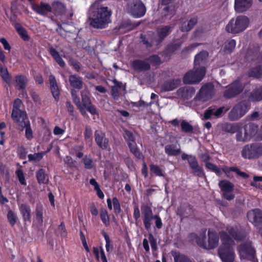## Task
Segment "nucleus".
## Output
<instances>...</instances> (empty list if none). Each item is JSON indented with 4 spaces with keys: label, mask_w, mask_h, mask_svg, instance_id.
<instances>
[{
    "label": "nucleus",
    "mask_w": 262,
    "mask_h": 262,
    "mask_svg": "<svg viewBox=\"0 0 262 262\" xmlns=\"http://www.w3.org/2000/svg\"><path fill=\"white\" fill-rule=\"evenodd\" d=\"M188 237L190 239H195L197 244L200 247H206V244L204 241V238L201 239L197 234L195 233H191L189 234Z\"/></svg>",
    "instance_id": "nucleus-50"
},
{
    "label": "nucleus",
    "mask_w": 262,
    "mask_h": 262,
    "mask_svg": "<svg viewBox=\"0 0 262 262\" xmlns=\"http://www.w3.org/2000/svg\"><path fill=\"white\" fill-rule=\"evenodd\" d=\"M20 212L25 222H31V208L26 204H22L19 207Z\"/></svg>",
    "instance_id": "nucleus-31"
},
{
    "label": "nucleus",
    "mask_w": 262,
    "mask_h": 262,
    "mask_svg": "<svg viewBox=\"0 0 262 262\" xmlns=\"http://www.w3.org/2000/svg\"><path fill=\"white\" fill-rule=\"evenodd\" d=\"M69 82L71 86L77 89L82 88L83 82L82 79L76 75H72L69 76Z\"/></svg>",
    "instance_id": "nucleus-32"
},
{
    "label": "nucleus",
    "mask_w": 262,
    "mask_h": 262,
    "mask_svg": "<svg viewBox=\"0 0 262 262\" xmlns=\"http://www.w3.org/2000/svg\"><path fill=\"white\" fill-rule=\"evenodd\" d=\"M249 100L252 102H258L262 100V85L256 87L250 93Z\"/></svg>",
    "instance_id": "nucleus-28"
},
{
    "label": "nucleus",
    "mask_w": 262,
    "mask_h": 262,
    "mask_svg": "<svg viewBox=\"0 0 262 262\" xmlns=\"http://www.w3.org/2000/svg\"><path fill=\"white\" fill-rule=\"evenodd\" d=\"M129 148L130 151L134 155V156L138 159H141L143 158L142 154L140 152L137 147V145L135 142L128 143Z\"/></svg>",
    "instance_id": "nucleus-45"
},
{
    "label": "nucleus",
    "mask_w": 262,
    "mask_h": 262,
    "mask_svg": "<svg viewBox=\"0 0 262 262\" xmlns=\"http://www.w3.org/2000/svg\"><path fill=\"white\" fill-rule=\"evenodd\" d=\"M47 153L45 151H42L34 154H29L28 156V160L30 162H38L41 160L43 156Z\"/></svg>",
    "instance_id": "nucleus-44"
},
{
    "label": "nucleus",
    "mask_w": 262,
    "mask_h": 262,
    "mask_svg": "<svg viewBox=\"0 0 262 262\" xmlns=\"http://www.w3.org/2000/svg\"><path fill=\"white\" fill-rule=\"evenodd\" d=\"M36 219L40 224L43 222V211L42 206L37 207L36 208Z\"/></svg>",
    "instance_id": "nucleus-58"
},
{
    "label": "nucleus",
    "mask_w": 262,
    "mask_h": 262,
    "mask_svg": "<svg viewBox=\"0 0 262 262\" xmlns=\"http://www.w3.org/2000/svg\"><path fill=\"white\" fill-rule=\"evenodd\" d=\"M244 89V86L238 80H235L229 85L224 93V96L227 98L235 97L240 94Z\"/></svg>",
    "instance_id": "nucleus-12"
},
{
    "label": "nucleus",
    "mask_w": 262,
    "mask_h": 262,
    "mask_svg": "<svg viewBox=\"0 0 262 262\" xmlns=\"http://www.w3.org/2000/svg\"><path fill=\"white\" fill-rule=\"evenodd\" d=\"M218 254L222 262H233L235 253L232 247L220 246L218 249Z\"/></svg>",
    "instance_id": "nucleus-10"
},
{
    "label": "nucleus",
    "mask_w": 262,
    "mask_h": 262,
    "mask_svg": "<svg viewBox=\"0 0 262 262\" xmlns=\"http://www.w3.org/2000/svg\"><path fill=\"white\" fill-rule=\"evenodd\" d=\"M91 185L94 186V190L96 191L97 196L100 199H103L104 197L103 192L101 191L100 186L97 181H90Z\"/></svg>",
    "instance_id": "nucleus-53"
},
{
    "label": "nucleus",
    "mask_w": 262,
    "mask_h": 262,
    "mask_svg": "<svg viewBox=\"0 0 262 262\" xmlns=\"http://www.w3.org/2000/svg\"><path fill=\"white\" fill-rule=\"evenodd\" d=\"M7 219L11 227H13L16 224L18 220L16 213L12 210H8L7 214Z\"/></svg>",
    "instance_id": "nucleus-39"
},
{
    "label": "nucleus",
    "mask_w": 262,
    "mask_h": 262,
    "mask_svg": "<svg viewBox=\"0 0 262 262\" xmlns=\"http://www.w3.org/2000/svg\"><path fill=\"white\" fill-rule=\"evenodd\" d=\"M228 110V108L224 106L219 108H216L213 106L209 107L204 112V119H210L212 116H214L215 118H219L221 117L223 113H226Z\"/></svg>",
    "instance_id": "nucleus-15"
},
{
    "label": "nucleus",
    "mask_w": 262,
    "mask_h": 262,
    "mask_svg": "<svg viewBox=\"0 0 262 262\" xmlns=\"http://www.w3.org/2000/svg\"><path fill=\"white\" fill-rule=\"evenodd\" d=\"M32 9L37 13L42 16H46L49 12H51V5L46 3L41 2L39 5H34Z\"/></svg>",
    "instance_id": "nucleus-20"
},
{
    "label": "nucleus",
    "mask_w": 262,
    "mask_h": 262,
    "mask_svg": "<svg viewBox=\"0 0 262 262\" xmlns=\"http://www.w3.org/2000/svg\"><path fill=\"white\" fill-rule=\"evenodd\" d=\"M194 209L191 205L188 204H184L178 208L177 215L182 220L194 216Z\"/></svg>",
    "instance_id": "nucleus-17"
},
{
    "label": "nucleus",
    "mask_w": 262,
    "mask_h": 262,
    "mask_svg": "<svg viewBox=\"0 0 262 262\" xmlns=\"http://www.w3.org/2000/svg\"><path fill=\"white\" fill-rule=\"evenodd\" d=\"M170 253L173 257L174 262H192L189 257L179 251L172 250Z\"/></svg>",
    "instance_id": "nucleus-33"
},
{
    "label": "nucleus",
    "mask_w": 262,
    "mask_h": 262,
    "mask_svg": "<svg viewBox=\"0 0 262 262\" xmlns=\"http://www.w3.org/2000/svg\"><path fill=\"white\" fill-rule=\"evenodd\" d=\"M247 218L255 227L262 229V210L258 208L249 211L247 214Z\"/></svg>",
    "instance_id": "nucleus-9"
},
{
    "label": "nucleus",
    "mask_w": 262,
    "mask_h": 262,
    "mask_svg": "<svg viewBox=\"0 0 262 262\" xmlns=\"http://www.w3.org/2000/svg\"><path fill=\"white\" fill-rule=\"evenodd\" d=\"M100 217L103 224L108 227L110 225V217L107 211L105 208H101L100 210Z\"/></svg>",
    "instance_id": "nucleus-41"
},
{
    "label": "nucleus",
    "mask_w": 262,
    "mask_h": 262,
    "mask_svg": "<svg viewBox=\"0 0 262 262\" xmlns=\"http://www.w3.org/2000/svg\"><path fill=\"white\" fill-rule=\"evenodd\" d=\"M148 239L149 241L152 251H156L157 250V240L151 233L149 234Z\"/></svg>",
    "instance_id": "nucleus-62"
},
{
    "label": "nucleus",
    "mask_w": 262,
    "mask_h": 262,
    "mask_svg": "<svg viewBox=\"0 0 262 262\" xmlns=\"http://www.w3.org/2000/svg\"><path fill=\"white\" fill-rule=\"evenodd\" d=\"M219 186L222 193L230 192L234 190V186L230 181H219Z\"/></svg>",
    "instance_id": "nucleus-36"
},
{
    "label": "nucleus",
    "mask_w": 262,
    "mask_h": 262,
    "mask_svg": "<svg viewBox=\"0 0 262 262\" xmlns=\"http://www.w3.org/2000/svg\"><path fill=\"white\" fill-rule=\"evenodd\" d=\"M134 70L138 71H145L150 69V64L146 59L144 60H135L132 62Z\"/></svg>",
    "instance_id": "nucleus-25"
},
{
    "label": "nucleus",
    "mask_w": 262,
    "mask_h": 262,
    "mask_svg": "<svg viewBox=\"0 0 262 262\" xmlns=\"http://www.w3.org/2000/svg\"><path fill=\"white\" fill-rule=\"evenodd\" d=\"M148 62L150 64L156 66L161 63L160 58L157 55H153L146 58Z\"/></svg>",
    "instance_id": "nucleus-60"
},
{
    "label": "nucleus",
    "mask_w": 262,
    "mask_h": 262,
    "mask_svg": "<svg viewBox=\"0 0 262 262\" xmlns=\"http://www.w3.org/2000/svg\"><path fill=\"white\" fill-rule=\"evenodd\" d=\"M208 57V53L207 52L202 51L199 54L195 55L194 60V68L196 67L200 68L201 67H204L202 66L205 63Z\"/></svg>",
    "instance_id": "nucleus-27"
},
{
    "label": "nucleus",
    "mask_w": 262,
    "mask_h": 262,
    "mask_svg": "<svg viewBox=\"0 0 262 262\" xmlns=\"http://www.w3.org/2000/svg\"><path fill=\"white\" fill-rule=\"evenodd\" d=\"M206 69L204 67H201L188 72L184 76L183 82L185 84H194L200 82L204 77Z\"/></svg>",
    "instance_id": "nucleus-6"
},
{
    "label": "nucleus",
    "mask_w": 262,
    "mask_h": 262,
    "mask_svg": "<svg viewBox=\"0 0 262 262\" xmlns=\"http://www.w3.org/2000/svg\"><path fill=\"white\" fill-rule=\"evenodd\" d=\"M249 19L245 15H239L230 20L225 27L226 32L237 34L244 31L248 26Z\"/></svg>",
    "instance_id": "nucleus-2"
},
{
    "label": "nucleus",
    "mask_w": 262,
    "mask_h": 262,
    "mask_svg": "<svg viewBox=\"0 0 262 262\" xmlns=\"http://www.w3.org/2000/svg\"><path fill=\"white\" fill-rule=\"evenodd\" d=\"M242 157L245 159H254L262 156V144L253 143L245 145L241 151Z\"/></svg>",
    "instance_id": "nucleus-5"
},
{
    "label": "nucleus",
    "mask_w": 262,
    "mask_h": 262,
    "mask_svg": "<svg viewBox=\"0 0 262 262\" xmlns=\"http://www.w3.org/2000/svg\"><path fill=\"white\" fill-rule=\"evenodd\" d=\"M258 130L257 124L250 122L246 124L243 127V130L246 133V137L250 140L256 135Z\"/></svg>",
    "instance_id": "nucleus-19"
},
{
    "label": "nucleus",
    "mask_w": 262,
    "mask_h": 262,
    "mask_svg": "<svg viewBox=\"0 0 262 262\" xmlns=\"http://www.w3.org/2000/svg\"><path fill=\"white\" fill-rule=\"evenodd\" d=\"M15 81L18 89L24 90L26 88L28 79L24 76H17L15 78Z\"/></svg>",
    "instance_id": "nucleus-40"
},
{
    "label": "nucleus",
    "mask_w": 262,
    "mask_h": 262,
    "mask_svg": "<svg viewBox=\"0 0 262 262\" xmlns=\"http://www.w3.org/2000/svg\"><path fill=\"white\" fill-rule=\"evenodd\" d=\"M181 127L182 131L185 133H191L193 129V126L186 120L181 122Z\"/></svg>",
    "instance_id": "nucleus-52"
},
{
    "label": "nucleus",
    "mask_w": 262,
    "mask_h": 262,
    "mask_svg": "<svg viewBox=\"0 0 262 262\" xmlns=\"http://www.w3.org/2000/svg\"><path fill=\"white\" fill-rule=\"evenodd\" d=\"M171 31V27L170 26H166L157 30V34L150 39L148 41L145 36L141 34L140 37L142 42L147 47H150L152 45H158L170 33Z\"/></svg>",
    "instance_id": "nucleus-4"
},
{
    "label": "nucleus",
    "mask_w": 262,
    "mask_h": 262,
    "mask_svg": "<svg viewBox=\"0 0 262 262\" xmlns=\"http://www.w3.org/2000/svg\"><path fill=\"white\" fill-rule=\"evenodd\" d=\"M182 159L183 160H188V162L190 167L195 174L200 176L203 174V171L199 167L197 160L194 156L188 155L186 154H183L182 155Z\"/></svg>",
    "instance_id": "nucleus-16"
},
{
    "label": "nucleus",
    "mask_w": 262,
    "mask_h": 262,
    "mask_svg": "<svg viewBox=\"0 0 262 262\" xmlns=\"http://www.w3.org/2000/svg\"><path fill=\"white\" fill-rule=\"evenodd\" d=\"M196 23V18H192L189 21L183 23L181 27V30L182 31H188L193 28Z\"/></svg>",
    "instance_id": "nucleus-42"
},
{
    "label": "nucleus",
    "mask_w": 262,
    "mask_h": 262,
    "mask_svg": "<svg viewBox=\"0 0 262 262\" xmlns=\"http://www.w3.org/2000/svg\"><path fill=\"white\" fill-rule=\"evenodd\" d=\"M239 129L237 124L226 123L223 127V129L228 133L233 134Z\"/></svg>",
    "instance_id": "nucleus-48"
},
{
    "label": "nucleus",
    "mask_w": 262,
    "mask_h": 262,
    "mask_svg": "<svg viewBox=\"0 0 262 262\" xmlns=\"http://www.w3.org/2000/svg\"><path fill=\"white\" fill-rule=\"evenodd\" d=\"M145 7L141 2H136L132 8V14L136 17H140L143 16L145 14Z\"/></svg>",
    "instance_id": "nucleus-26"
},
{
    "label": "nucleus",
    "mask_w": 262,
    "mask_h": 262,
    "mask_svg": "<svg viewBox=\"0 0 262 262\" xmlns=\"http://www.w3.org/2000/svg\"><path fill=\"white\" fill-rule=\"evenodd\" d=\"M250 109V105L245 101L236 104L228 114V118L231 121L238 120L244 116Z\"/></svg>",
    "instance_id": "nucleus-7"
},
{
    "label": "nucleus",
    "mask_w": 262,
    "mask_h": 262,
    "mask_svg": "<svg viewBox=\"0 0 262 262\" xmlns=\"http://www.w3.org/2000/svg\"><path fill=\"white\" fill-rule=\"evenodd\" d=\"M236 42L234 39H231L225 43L224 51L226 53H231L235 48Z\"/></svg>",
    "instance_id": "nucleus-49"
},
{
    "label": "nucleus",
    "mask_w": 262,
    "mask_h": 262,
    "mask_svg": "<svg viewBox=\"0 0 262 262\" xmlns=\"http://www.w3.org/2000/svg\"><path fill=\"white\" fill-rule=\"evenodd\" d=\"M252 0H235L234 8L236 12L242 13L252 5Z\"/></svg>",
    "instance_id": "nucleus-21"
},
{
    "label": "nucleus",
    "mask_w": 262,
    "mask_h": 262,
    "mask_svg": "<svg viewBox=\"0 0 262 262\" xmlns=\"http://www.w3.org/2000/svg\"><path fill=\"white\" fill-rule=\"evenodd\" d=\"M49 81L50 84V88L52 95L56 100L59 99V96L60 94L59 89L57 84L56 80L55 77L51 75L49 76Z\"/></svg>",
    "instance_id": "nucleus-29"
},
{
    "label": "nucleus",
    "mask_w": 262,
    "mask_h": 262,
    "mask_svg": "<svg viewBox=\"0 0 262 262\" xmlns=\"http://www.w3.org/2000/svg\"><path fill=\"white\" fill-rule=\"evenodd\" d=\"M24 128L25 129V137L28 140H31L33 138V133L31 127L30 122H25Z\"/></svg>",
    "instance_id": "nucleus-46"
},
{
    "label": "nucleus",
    "mask_w": 262,
    "mask_h": 262,
    "mask_svg": "<svg viewBox=\"0 0 262 262\" xmlns=\"http://www.w3.org/2000/svg\"><path fill=\"white\" fill-rule=\"evenodd\" d=\"M66 10V6L59 1H54L51 4V12L56 17L57 20L61 21V24L64 23L63 17Z\"/></svg>",
    "instance_id": "nucleus-11"
},
{
    "label": "nucleus",
    "mask_w": 262,
    "mask_h": 262,
    "mask_svg": "<svg viewBox=\"0 0 262 262\" xmlns=\"http://www.w3.org/2000/svg\"><path fill=\"white\" fill-rule=\"evenodd\" d=\"M101 235L104 237L105 241V249L107 252H110L111 248H113V246L111 245V239L110 238V237L107 234L106 232L104 230H102L101 232Z\"/></svg>",
    "instance_id": "nucleus-54"
},
{
    "label": "nucleus",
    "mask_w": 262,
    "mask_h": 262,
    "mask_svg": "<svg viewBox=\"0 0 262 262\" xmlns=\"http://www.w3.org/2000/svg\"><path fill=\"white\" fill-rule=\"evenodd\" d=\"M83 161L85 168L89 169L93 167L94 163L91 157L88 156L84 157Z\"/></svg>",
    "instance_id": "nucleus-59"
},
{
    "label": "nucleus",
    "mask_w": 262,
    "mask_h": 262,
    "mask_svg": "<svg viewBox=\"0 0 262 262\" xmlns=\"http://www.w3.org/2000/svg\"><path fill=\"white\" fill-rule=\"evenodd\" d=\"M133 216L136 221L135 224L137 226H138V220L140 217V211L138 206L134 207Z\"/></svg>",
    "instance_id": "nucleus-64"
},
{
    "label": "nucleus",
    "mask_w": 262,
    "mask_h": 262,
    "mask_svg": "<svg viewBox=\"0 0 262 262\" xmlns=\"http://www.w3.org/2000/svg\"><path fill=\"white\" fill-rule=\"evenodd\" d=\"M73 100L79 108L81 113L83 115H86V111L84 110V108L82 105V104L80 101V99L78 98V97L77 96L76 97H74V98H73Z\"/></svg>",
    "instance_id": "nucleus-61"
},
{
    "label": "nucleus",
    "mask_w": 262,
    "mask_h": 262,
    "mask_svg": "<svg viewBox=\"0 0 262 262\" xmlns=\"http://www.w3.org/2000/svg\"><path fill=\"white\" fill-rule=\"evenodd\" d=\"M221 239L222 242V244L221 246H225L227 247H232L231 244L233 242L232 237L229 233L225 231H221L220 232Z\"/></svg>",
    "instance_id": "nucleus-34"
},
{
    "label": "nucleus",
    "mask_w": 262,
    "mask_h": 262,
    "mask_svg": "<svg viewBox=\"0 0 262 262\" xmlns=\"http://www.w3.org/2000/svg\"><path fill=\"white\" fill-rule=\"evenodd\" d=\"M208 248L209 249H213L217 247L219 241L217 233L214 231L209 230L208 231Z\"/></svg>",
    "instance_id": "nucleus-23"
},
{
    "label": "nucleus",
    "mask_w": 262,
    "mask_h": 262,
    "mask_svg": "<svg viewBox=\"0 0 262 262\" xmlns=\"http://www.w3.org/2000/svg\"><path fill=\"white\" fill-rule=\"evenodd\" d=\"M237 251L241 259H246L256 262V250L251 241H246L241 244L237 247Z\"/></svg>",
    "instance_id": "nucleus-3"
},
{
    "label": "nucleus",
    "mask_w": 262,
    "mask_h": 262,
    "mask_svg": "<svg viewBox=\"0 0 262 262\" xmlns=\"http://www.w3.org/2000/svg\"><path fill=\"white\" fill-rule=\"evenodd\" d=\"M165 152L168 156H178L181 153V149L173 144L167 145L165 147Z\"/></svg>",
    "instance_id": "nucleus-35"
},
{
    "label": "nucleus",
    "mask_w": 262,
    "mask_h": 262,
    "mask_svg": "<svg viewBox=\"0 0 262 262\" xmlns=\"http://www.w3.org/2000/svg\"><path fill=\"white\" fill-rule=\"evenodd\" d=\"M214 95L213 85L211 83H208L201 88L197 95V98L199 100L206 101L211 99Z\"/></svg>",
    "instance_id": "nucleus-14"
},
{
    "label": "nucleus",
    "mask_w": 262,
    "mask_h": 262,
    "mask_svg": "<svg viewBox=\"0 0 262 262\" xmlns=\"http://www.w3.org/2000/svg\"><path fill=\"white\" fill-rule=\"evenodd\" d=\"M143 215V222L145 229L149 230L151 226V222L154 220V215L151 208L148 205H142L141 207Z\"/></svg>",
    "instance_id": "nucleus-13"
},
{
    "label": "nucleus",
    "mask_w": 262,
    "mask_h": 262,
    "mask_svg": "<svg viewBox=\"0 0 262 262\" xmlns=\"http://www.w3.org/2000/svg\"><path fill=\"white\" fill-rule=\"evenodd\" d=\"M11 117L15 122H18L21 119L24 120L26 118V115L20 109H13Z\"/></svg>",
    "instance_id": "nucleus-37"
},
{
    "label": "nucleus",
    "mask_w": 262,
    "mask_h": 262,
    "mask_svg": "<svg viewBox=\"0 0 262 262\" xmlns=\"http://www.w3.org/2000/svg\"><path fill=\"white\" fill-rule=\"evenodd\" d=\"M250 77H253L259 78L262 77V69L261 67H258L251 70L249 73Z\"/></svg>",
    "instance_id": "nucleus-51"
},
{
    "label": "nucleus",
    "mask_w": 262,
    "mask_h": 262,
    "mask_svg": "<svg viewBox=\"0 0 262 262\" xmlns=\"http://www.w3.org/2000/svg\"><path fill=\"white\" fill-rule=\"evenodd\" d=\"M195 90L192 86H185L177 91V95L181 98L188 99L194 94Z\"/></svg>",
    "instance_id": "nucleus-22"
},
{
    "label": "nucleus",
    "mask_w": 262,
    "mask_h": 262,
    "mask_svg": "<svg viewBox=\"0 0 262 262\" xmlns=\"http://www.w3.org/2000/svg\"><path fill=\"white\" fill-rule=\"evenodd\" d=\"M150 171L156 176H163V170L157 165L151 164L150 166Z\"/></svg>",
    "instance_id": "nucleus-57"
},
{
    "label": "nucleus",
    "mask_w": 262,
    "mask_h": 262,
    "mask_svg": "<svg viewBox=\"0 0 262 262\" xmlns=\"http://www.w3.org/2000/svg\"><path fill=\"white\" fill-rule=\"evenodd\" d=\"M105 136V134L100 131L96 130L95 133V141L102 149H106L108 147V140Z\"/></svg>",
    "instance_id": "nucleus-24"
},
{
    "label": "nucleus",
    "mask_w": 262,
    "mask_h": 262,
    "mask_svg": "<svg viewBox=\"0 0 262 262\" xmlns=\"http://www.w3.org/2000/svg\"><path fill=\"white\" fill-rule=\"evenodd\" d=\"M112 11L107 7L103 6L98 2L91 6L88 18L90 25L93 28L102 29L107 27L111 22Z\"/></svg>",
    "instance_id": "nucleus-1"
},
{
    "label": "nucleus",
    "mask_w": 262,
    "mask_h": 262,
    "mask_svg": "<svg viewBox=\"0 0 262 262\" xmlns=\"http://www.w3.org/2000/svg\"><path fill=\"white\" fill-rule=\"evenodd\" d=\"M112 202L114 212L116 215H118L122 211L119 201L116 197H114L112 199Z\"/></svg>",
    "instance_id": "nucleus-55"
},
{
    "label": "nucleus",
    "mask_w": 262,
    "mask_h": 262,
    "mask_svg": "<svg viewBox=\"0 0 262 262\" xmlns=\"http://www.w3.org/2000/svg\"><path fill=\"white\" fill-rule=\"evenodd\" d=\"M114 83L115 85L111 88V95L114 99L117 100L119 97V89L121 87V83L116 81Z\"/></svg>",
    "instance_id": "nucleus-43"
},
{
    "label": "nucleus",
    "mask_w": 262,
    "mask_h": 262,
    "mask_svg": "<svg viewBox=\"0 0 262 262\" xmlns=\"http://www.w3.org/2000/svg\"><path fill=\"white\" fill-rule=\"evenodd\" d=\"M0 75L2 78L7 82L10 81V76L6 68H3L0 65Z\"/></svg>",
    "instance_id": "nucleus-56"
},
{
    "label": "nucleus",
    "mask_w": 262,
    "mask_h": 262,
    "mask_svg": "<svg viewBox=\"0 0 262 262\" xmlns=\"http://www.w3.org/2000/svg\"><path fill=\"white\" fill-rule=\"evenodd\" d=\"M181 80L179 79L168 81L163 84L161 90L164 92L172 91L178 86Z\"/></svg>",
    "instance_id": "nucleus-30"
},
{
    "label": "nucleus",
    "mask_w": 262,
    "mask_h": 262,
    "mask_svg": "<svg viewBox=\"0 0 262 262\" xmlns=\"http://www.w3.org/2000/svg\"><path fill=\"white\" fill-rule=\"evenodd\" d=\"M226 231L233 239L237 242L244 241L247 236L245 229L239 225H228L226 227Z\"/></svg>",
    "instance_id": "nucleus-8"
},
{
    "label": "nucleus",
    "mask_w": 262,
    "mask_h": 262,
    "mask_svg": "<svg viewBox=\"0 0 262 262\" xmlns=\"http://www.w3.org/2000/svg\"><path fill=\"white\" fill-rule=\"evenodd\" d=\"M236 133V140L237 141L245 142L250 140L246 136V133L244 132L243 128L237 129Z\"/></svg>",
    "instance_id": "nucleus-47"
},
{
    "label": "nucleus",
    "mask_w": 262,
    "mask_h": 262,
    "mask_svg": "<svg viewBox=\"0 0 262 262\" xmlns=\"http://www.w3.org/2000/svg\"><path fill=\"white\" fill-rule=\"evenodd\" d=\"M206 167L208 169L211 170L212 171L215 172L217 174H220L221 173V171L219 167H217L216 166H215V165H214L211 163H209V162L206 163Z\"/></svg>",
    "instance_id": "nucleus-63"
},
{
    "label": "nucleus",
    "mask_w": 262,
    "mask_h": 262,
    "mask_svg": "<svg viewBox=\"0 0 262 262\" xmlns=\"http://www.w3.org/2000/svg\"><path fill=\"white\" fill-rule=\"evenodd\" d=\"M223 170L225 172H227L228 170L234 172L237 176H239L241 178L244 179L251 178V177L249 174L241 171L238 168L235 167H232L229 168L226 167L225 169H223Z\"/></svg>",
    "instance_id": "nucleus-38"
},
{
    "label": "nucleus",
    "mask_w": 262,
    "mask_h": 262,
    "mask_svg": "<svg viewBox=\"0 0 262 262\" xmlns=\"http://www.w3.org/2000/svg\"><path fill=\"white\" fill-rule=\"evenodd\" d=\"M81 98L82 103V105L84 108V110H87L92 115H95L97 114L96 108L92 105L90 99L89 98L88 93L86 91H82L81 92Z\"/></svg>",
    "instance_id": "nucleus-18"
}]
</instances>
